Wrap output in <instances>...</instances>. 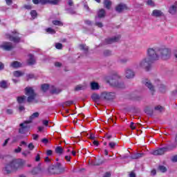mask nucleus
Wrapping results in <instances>:
<instances>
[{
  "label": "nucleus",
  "instance_id": "6e6d98bb",
  "mask_svg": "<svg viewBox=\"0 0 177 177\" xmlns=\"http://www.w3.org/2000/svg\"><path fill=\"white\" fill-rule=\"evenodd\" d=\"M52 154H53V151L50 149H48L46 151V156H52Z\"/></svg>",
  "mask_w": 177,
  "mask_h": 177
},
{
  "label": "nucleus",
  "instance_id": "a211bd4d",
  "mask_svg": "<svg viewBox=\"0 0 177 177\" xmlns=\"http://www.w3.org/2000/svg\"><path fill=\"white\" fill-rule=\"evenodd\" d=\"M27 63L28 66H34L35 64V57L32 55V54L28 55V59L27 60Z\"/></svg>",
  "mask_w": 177,
  "mask_h": 177
},
{
  "label": "nucleus",
  "instance_id": "b1692460",
  "mask_svg": "<svg viewBox=\"0 0 177 177\" xmlns=\"http://www.w3.org/2000/svg\"><path fill=\"white\" fill-rule=\"evenodd\" d=\"M176 10H177V3H176L169 7V13H170V15H175V13H176Z\"/></svg>",
  "mask_w": 177,
  "mask_h": 177
},
{
  "label": "nucleus",
  "instance_id": "aec40b11",
  "mask_svg": "<svg viewBox=\"0 0 177 177\" xmlns=\"http://www.w3.org/2000/svg\"><path fill=\"white\" fill-rule=\"evenodd\" d=\"M151 16L153 17H161V16H164V13L160 10H153Z\"/></svg>",
  "mask_w": 177,
  "mask_h": 177
},
{
  "label": "nucleus",
  "instance_id": "58836bf2",
  "mask_svg": "<svg viewBox=\"0 0 177 177\" xmlns=\"http://www.w3.org/2000/svg\"><path fill=\"white\" fill-rule=\"evenodd\" d=\"M13 75L14 77H21V75H23V73L19 71H16L13 73Z\"/></svg>",
  "mask_w": 177,
  "mask_h": 177
},
{
  "label": "nucleus",
  "instance_id": "864d4df0",
  "mask_svg": "<svg viewBox=\"0 0 177 177\" xmlns=\"http://www.w3.org/2000/svg\"><path fill=\"white\" fill-rule=\"evenodd\" d=\"M74 102L73 101H66L64 102L65 106H71Z\"/></svg>",
  "mask_w": 177,
  "mask_h": 177
},
{
  "label": "nucleus",
  "instance_id": "774afa93",
  "mask_svg": "<svg viewBox=\"0 0 177 177\" xmlns=\"http://www.w3.org/2000/svg\"><path fill=\"white\" fill-rule=\"evenodd\" d=\"M129 177H136V174H135V173L133 171H131L129 174Z\"/></svg>",
  "mask_w": 177,
  "mask_h": 177
},
{
  "label": "nucleus",
  "instance_id": "ea45409f",
  "mask_svg": "<svg viewBox=\"0 0 177 177\" xmlns=\"http://www.w3.org/2000/svg\"><path fill=\"white\" fill-rule=\"evenodd\" d=\"M53 24H54V26H59L60 27H62V26H63V23L62 21H57V20L53 21Z\"/></svg>",
  "mask_w": 177,
  "mask_h": 177
},
{
  "label": "nucleus",
  "instance_id": "338daca9",
  "mask_svg": "<svg viewBox=\"0 0 177 177\" xmlns=\"http://www.w3.org/2000/svg\"><path fill=\"white\" fill-rule=\"evenodd\" d=\"M55 67H62V63L60 62H55Z\"/></svg>",
  "mask_w": 177,
  "mask_h": 177
},
{
  "label": "nucleus",
  "instance_id": "4d7b16f0",
  "mask_svg": "<svg viewBox=\"0 0 177 177\" xmlns=\"http://www.w3.org/2000/svg\"><path fill=\"white\" fill-rule=\"evenodd\" d=\"M85 24H86L87 26H92V21H91L88 19H86L84 21Z\"/></svg>",
  "mask_w": 177,
  "mask_h": 177
},
{
  "label": "nucleus",
  "instance_id": "9b49d317",
  "mask_svg": "<svg viewBox=\"0 0 177 177\" xmlns=\"http://www.w3.org/2000/svg\"><path fill=\"white\" fill-rule=\"evenodd\" d=\"M143 84L148 89H149L151 95H154V92H156V88H154V86L151 84V82L149 80H145L143 82Z\"/></svg>",
  "mask_w": 177,
  "mask_h": 177
},
{
  "label": "nucleus",
  "instance_id": "c85d7f7f",
  "mask_svg": "<svg viewBox=\"0 0 177 177\" xmlns=\"http://www.w3.org/2000/svg\"><path fill=\"white\" fill-rule=\"evenodd\" d=\"M142 157H143V153H134L133 155L131 156V158L132 160H138V158H142Z\"/></svg>",
  "mask_w": 177,
  "mask_h": 177
},
{
  "label": "nucleus",
  "instance_id": "9d476101",
  "mask_svg": "<svg viewBox=\"0 0 177 177\" xmlns=\"http://www.w3.org/2000/svg\"><path fill=\"white\" fill-rule=\"evenodd\" d=\"M13 35H9V39L10 41H12V42H15V44H18V42H20V37H19V32H17L16 30L12 32Z\"/></svg>",
  "mask_w": 177,
  "mask_h": 177
},
{
  "label": "nucleus",
  "instance_id": "f704fd0d",
  "mask_svg": "<svg viewBox=\"0 0 177 177\" xmlns=\"http://www.w3.org/2000/svg\"><path fill=\"white\" fill-rule=\"evenodd\" d=\"M80 50H83L84 53H86V52H88V46H86V45L85 44L80 45Z\"/></svg>",
  "mask_w": 177,
  "mask_h": 177
},
{
  "label": "nucleus",
  "instance_id": "a19ab883",
  "mask_svg": "<svg viewBox=\"0 0 177 177\" xmlns=\"http://www.w3.org/2000/svg\"><path fill=\"white\" fill-rule=\"evenodd\" d=\"M154 109H155L156 111H158L159 113H161L164 110V107H162V106H160V105L155 106Z\"/></svg>",
  "mask_w": 177,
  "mask_h": 177
},
{
  "label": "nucleus",
  "instance_id": "2eb2a0df",
  "mask_svg": "<svg viewBox=\"0 0 177 177\" xmlns=\"http://www.w3.org/2000/svg\"><path fill=\"white\" fill-rule=\"evenodd\" d=\"M4 171L7 174H10L11 172H13V171H15V167H13V164H12V161L6 165L4 167Z\"/></svg>",
  "mask_w": 177,
  "mask_h": 177
},
{
  "label": "nucleus",
  "instance_id": "f257e3e1",
  "mask_svg": "<svg viewBox=\"0 0 177 177\" xmlns=\"http://www.w3.org/2000/svg\"><path fill=\"white\" fill-rule=\"evenodd\" d=\"M120 75L117 73H114L109 76H107L105 80L108 84H110L112 86H116V88H125V85L123 82H120Z\"/></svg>",
  "mask_w": 177,
  "mask_h": 177
},
{
  "label": "nucleus",
  "instance_id": "6e6552de",
  "mask_svg": "<svg viewBox=\"0 0 177 177\" xmlns=\"http://www.w3.org/2000/svg\"><path fill=\"white\" fill-rule=\"evenodd\" d=\"M115 99V93L104 91L101 93V100H114Z\"/></svg>",
  "mask_w": 177,
  "mask_h": 177
},
{
  "label": "nucleus",
  "instance_id": "7c9ffc66",
  "mask_svg": "<svg viewBox=\"0 0 177 177\" xmlns=\"http://www.w3.org/2000/svg\"><path fill=\"white\" fill-rule=\"evenodd\" d=\"M104 6L106 9H110V8L111 7V1L104 0Z\"/></svg>",
  "mask_w": 177,
  "mask_h": 177
},
{
  "label": "nucleus",
  "instance_id": "de8ad7c7",
  "mask_svg": "<svg viewBox=\"0 0 177 177\" xmlns=\"http://www.w3.org/2000/svg\"><path fill=\"white\" fill-rule=\"evenodd\" d=\"M117 143L114 142H109V147H111V149H114L116 146Z\"/></svg>",
  "mask_w": 177,
  "mask_h": 177
},
{
  "label": "nucleus",
  "instance_id": "4468645a",
  "mask_svg": "<svg viewBox=\"0 0 177 177\" xmlns=\"http://www.w3.org/2000/svg\"><path fill=\"white\" fill-rule=\"evenodd\" d=\"M125 77L128 80H132L135 77V72L131 68H127L125 70Z\"/></svg>",
  "mask_w": 177,
  "mask_h": 177
},
{
  "label": "nucleus",
  "instance_id": "37998d69",
  "mask_svg": "<svg viewBox=\"0 0 177 177\" xmlns=\"http://www.w3.org/2000/svg\"><path fill=\"white\" fill-rule=\"evenodd\" d=\"M46 32H48V34H56V31L51 28H48L46 29Z\"/></svg>",
  "mask_w": 177,
  "mask_h": 177
},
{
  "label": "nucleus",
  "instance_id": "e433bc0d",
  "mask_svg": "<svg viewBox=\"0 0 177 177\" xmlns=\"http://www.w3.org/2000/svg\"><path fill=\"white\" fill-rule=\"evenodd\" d=\"M60 92H62V90H60V88H57L54 87L52 90H51V93H54L55 95H57L58 93H60Z\"/></svg>",
  "mask_w": 177,
  "mask_h": 177
},
{
  "label": "nucleus",
  "instance_id": "2f4dec72",
  "mask_svg": "<svg viewBox=\"0 0 177 177\" xmlns=\"http://www.w3.org/2000/svg\"><path fill=\"white\" fill-rule=\"evenodd\" d=\"M158 169V171H160V172H162V174H165V172H167V167H165V166L164 165H159Z\"/></svg>",
  "mask_w": 177,
  "mask_h": 177
},
{
  "label": "nucleus",
  "instance_id": "dca6fc26",
  "mask_svg": "<svg viewBox=\"0 0 177 177\" xmlns=\"http://www.w3.org/2000/svg\"><path fill=\"white\" fill-rule=\"evenodd\" d=\"M115 10L118 13H121L122 12H124V10H128V7L127 6V4L120 3L116 6Z\"/></svg>",
  "mask_w": 177,
  "mask_h": 177
},
{
  "label": "nucleus",
  "instance_id": "f03ea898",
  "mask_svg": "<svg viewBox=\"0 0 177 177\" xmlns=\"http://www.w3.org/2000/svg\"><path fill=\"white\" fill-rule=\"evenodd\" d=\"M153 61L149 57H146L142 59L139 63L136 64L134 67L135 68H144L145 71H150L151 70V64Z\"/></svg>",
  "mask_w": 177,
  "mask_h": 177
},
{
  "label": "nucleus",
  "instance_id": "bf43d9fd",
  "mask_svg": "<svg viewBox=\"0 0 177 177\" xmlns=\"http://www.w3.org/2000/svg\"><path fill=\"white\" fill-rule=\"evenodd\" d=\"M130 128L131 129H136V127H135V123H133V122H131V124H130Z\"/></svg>",
  "mask_w": 177,
  "mask_h": 177
},
{
  "label": "nucleus",
  "instance_id": "0eeeda50",
  "mask_svg": "<svg viewBox=\"0 0 177 177\" xmlns=\"http://www.w3.org/2000/svg\"><path fill=\"white\" fill-rule=\"evenodd\" d=\"M159 50V57L163 59V60H167L171 57V50L165 48H158Z\"/></svg>",
  "mask_w": 177,
  "mask_h": 177
},
{
  "label": "nucleus",
  "instance_id": "72a5a7b5",
  "mask_svg": "<svg viewBox=\"0 0 177 177\" xmlns=\"http://www.w3.org/2000/svg\"><path fill=\"white\" fill-rule=\"evenodd\" d=\"M40 172H41V168L39 167H35L32 170V175H38V174H39Z\"/></svg>",
  "mask_w": 177,
  "mask_h": 177
},
{
  "label": "nucleus",
  "instance_id": "cd10ccee",
  "mask_svg": "<svg viewBox=\"0 0 177 177\" xmlns=\"http://www.w3.org/2000/svg\"><path fill=\"white\" fill-rule=\"evenodd\" d=\"M26 99H27V97H26L25 95H22L18 97L17 100L19 104H23L26 103Z\"/></svg>",
  "mask_w": 177,
  "mask_h": 177
},
{
  "label": "nucleus",
  "instance_id": "0e129e2a",
  "mask_svg": "<svg viewBox=\"0 0 177 177\" xmlns=\"http://www.w3.org/2000/svg\"><path fill=\"white\" fill-rule=\"evenodd\" d=\"M103 177H111V174H110V172H106Z\"/></svg>",
  "mask_w": 177,
  "mask_h": 177
},
{
  "label": "nucleus",
  "instance_id": "603ef678",
  "mask_svg": "<svg viewBox=\"0 0 177 177\" xmlns=\"http://www.w3.org/2000/svg\"><path fill=\"white\" fill-rule=\"evenodd\" d=\"M34 145L32 144V142H30L28 145V148L29 149V150H34Z\"/></svg>",
  "mask_w": 177,
  "mask_h": 177
},
{
  "label": "nucleus",
  "instance_id": "f3484780",
  "mask_svg": "<svg viewBox=\"0 0 177 177\" xmlns=\"http://www.w3.org/2000/svg\"><path fill=\"white\" fill-rule=\"evenodd\" d=\"M27 124L28 123L27 121H26L24 123H21L19 124L21 127L19 130V133H21L22 135L26 133V130L27 129V128H28V126L27 125Z\"/></svg>",
  "mask_w": 177,
  "mask_h": 177
},
{
  "label": "nucleus",
  "instance_id": "a18cd8bd",
  "mask_svg": "<svg viewBox=\"0 0 177 177\" xmlns=\"http://www.w3.org/2000/svg\"><path fill=\"white\" fill-rule=\"evenodd\" d=\"M95 26H97V27H99L100 28H102V27H103V24L99 21V20L95 19Z\"/></svg>",
  "mask_w": 177,
  "mask_h": 177
},
{
  "label": "nucleus",
  "instance_id": "e2e57ef3",
  "mask_svg": "<svg viewBox=\"0 0 177 177\" xmlns=\"http://www.w3.org/2000/svg\"><path fill=\"white\" fill-rule=\"evenodd\" d=\"M27 78L28 80H32V78H34V75L33 74L28 75Z\"/></svg>",
  "mask_w": 177,
  "mask_h": 177
},
{
  "label": "nucleus",
  "instance_id": "5701e85b",
  "mask_svg": "<svg viewBox=\"0 0 177 177\" xmlns=\"http://www.w3.org/2000/svg\"><path fill=\"white\" fill-rule=\"evenodd\" d=\"M91 99L95 103H99V102H100V99H102V95H99L98 94L93 93L91 95Z\"/></svg>",
  "mask_w": 177,
  "mask_h": 177
},
{
  "label": "nucleus",
  "instance_id": "20e7f679",
  "mask_svg": "<svg viewBox=\"0 0 177 177\" xmlns=\"http://www.w3.org/2000/svg\"><path fill=\"white\" fill-rule=\"evenodd\" d=\"M147 55L152 62L160 59L158 48H149L147 50Z\"/></svg>",
  "mask_w": 177,
  "mask_h": 177
},
{
  "label": "nucleus",
  "instance_id": "412c9836",
  "mask_svg": "<svg viewBox=\"0 0 177 177\" xmlns=\"http://www.w3.org/2000/svg\"><path fill=\"white\" fill-rule=\"evenodd\" d=\"M2 48L4 50H12L13 49V45L10 42H6L2 45Z\"/></svg>",
  "mask_w": 177,
  "mask_h": 177
},
{
  "label": "nucleus",
  "instance_id": "13d9d810",
  "mask_svg": "<svg viewBox=\"0 0 177 177\" xmlns=\"http://www.w3.org/2000/svg\"><path fill=\"white\" fill-rule=\"evenodd\" d=\"M6 5H8V6L13 3V1L12 0H6Z\"/></svg>",
  "mask_w": 177,
  "mask_h": 177
},
{
  "label": "nucleus",
  "instance_id": "4be33fe9",
  "mask_svg": "<svg viewBox=\"0 0 177 177\" xmlns=\"http://www.w3.org/2000/svg\"><path fill=\"white\" fill-rule=\"evenodd\" d=\"M158 88L159 89V91L161 92V93H165V92H167V86L162 84L161 82H158Z\"/></svg>",
  "mask_w": 177,
  "mask_h": 177
},
{
  "label": "nucleus",
  "instance_id": "5fc2aeb1",
  "mask_svg": "<svg viewBox=\"0 0 177 177\" xmlns=\"http://www.w3.org/2000/svg\"><path fill=\"white\" fill-rule=\"evenodd\" d=\"M42 143H44V145H48V143H49V140H48L47 138H43L41 140Z\"/></svg>",
  "mask_w": 177,
  "mask_h": 177
},
{
  "label": "nucleus",
  "instance_id": "f8f14e48",
  "mask_svg": "<svg viewBox=\"0 0 177 177\" xmlns=\"http://www.w3.org/2000/svg\"><path fill=\"white\" fill-rule=\"evenodd\" d=\"M121 39V35H118L113 37L108 38L105 39V44L106 45H111V44H114V42H118Z\"/></svg>",
  "mask_w": 177,
  "mask_h": 177
},
{
  "label": "nucleus",
  "instance_id": "473e14b6",
  "mask_svg": "<svg viewBox=\"0 0 177 177\" xmlns=\"http://www.w3.org/2000/svg\"><path fill=\"white\" fill-rule=\"evenodd\" d=\"M0 88L6 89V88H8V82H6V80L0 82Z\"/></svg>",
  "mask_w": 177,
  "mask_h": 177
},
{
  "label": "nucleus",
  "instance_id": "1a4fd4ad",
  "mask_svg": "<svg viewBox=\"0 0 177 177\" xmlns=\"http://www.w3.org/2000/svg\"><path fill=\"white\" fill-rule=\"evenodd\" d=\"M12 166L14 167V170L17 171V169H20V168H23L24 165L26 164V161L22 159H15L11 161Z\"/></svg>",
  "mask_w": 177,
  "mask_h": 177
},
{
  "label": "nucleus",
  "instance_id": "3c124183",
  "mask_svg": "<svg viewBox=\"0 0 177 177\" xmlns=\"http://www.w3.org/2000/svg\"><path fill=\"white\" fill-rule=\"evenodd\" d=\"M147 5L149 6H155L154 2L152 0H148L147 2Z\"/></svg>",
  "mask_w": 177,
  "mask_h": 177
},
{
  "label": "nucleus",
  "instance_id": "8fccbe9b",
  "mask_svg": "<svg viewBox=\"0 0 177 177\" xmlns=\"http://www.w3.org/2000/svg\"><path fill=\"white\" fill-rule=\"evenodd\" d=\"M55 48H56V49H62V48H63V44H62L60 43H57L55 44Z\"/></svg>",
  "mask_w": 177,
  "mask_h": 177
},
{
  "label": "nucleus",
  "instance_id": "49530a36",
  "mask_svg": "<svg viewBox=\"0 0 177 177\" xmlns=\"http://www.w3.org/2000/svg\"><path fill=\"white\" fill-rule=\"evenodd\" d=\"M37 11H35V10H32V11L30 12V16H32V19H36V18H37Z\"/></svg>",
  "mask_w": 177,
  "mask_h": 177
},
{
  "label": "nucleus",
  "instance_id": "c9c22d12",
  "mask_svg": "<svg viewBox=\"0 0 177 177\" xmlns=\"http://www.w3.org/2000/svg\"><path fill=\"white\" fill-rule=\"evenodd\" d=\"M55 153L57 154H63V148L62 147H57L55 148Z\"/></svg>",
  "mask_w": 177,
  "mask_h": 177
},
{
  "label": "nucleus",
  "instance_id": "c03bdc74",
  "mask_svg": "<svg viewBox=\"0 0 177 177\" xmlns=\"http://www.w3.org/2000/svg\"><path fill=\"white\" fill-rule=\"evenodd\" d=\"M112 52L110 50H104V56H111Z\"/></svg>",
  "mask_w": 177,
  "mask_h": 177
},
{
  "label": "nucleus",
  "instance_id": "ddd939ff",
  "mask_svg": "<svg viewBox=\"0 0 177 177\" xmlns=\"http://www.w3.org/2000/svg\"><path fill=\"white\" fill-rule=\"evenodd\" d=\"M62 0H39V3L41 5H46L48 3L49 5H59Z\"/></svg>",
  "mask_w": 177,
  "mask_h": 177
},
{
  "label": "nucleus",
  "instance_id": "39448f33",
  "mask_svg": "<svg viewBox=\"0 0 177 177\" xmlns=\"http://www.w3.org/2000/svg\"><path fill=\"white\" fill-rule=\"evenodd\" d=\"M175 147H176V146H174V145H167L165 147L159 148L151 152V154H153V156H162V154H165L167 151H171V150H173Z\"/></svg>",
  "mask_w": 177,
  "mask_h": 177
},
{
  "label": "nucleus",
  "instance_id": "423d86ee",
  "mask_svg": "<svg viewBox=\"0 0 177 177\" xmlns=\"http://www.w3.org/2000/svg\"><path fill=\"white\" fill-rule=\"evenodd\" d=\"M25 95L28 96L27 102L28 103H31V102L34 101L35 97H37V93H35L32 87H26L25 88Z\"/></svg>",
  "mask_w": 177,
  "mask_h": 177
},
{
  "label": "nucleus",
  "instance_id": "09e8293b",
  "mask_svg": "<svg viewBox=\"0 0 177 177\" xmlns=\"http://www.w3.org/2000/svg\"><path fill=\"white\" fill-rule=\"evenodd\" d=\"M66 10L70 15H75V11L71 8L66 9Z\"/></svg>",
  "mask_w": 177,
  "mask_h": 177
},
{
  "label": "nucleus",
  "instance_id": "69168bd1",
  "mask_svg": "<svg viewBox=\"0 0 177 177\" xmlns=\"http://www.w3.org/2000/svg\"><path fill=\"white\" fill-rule=\"evenodd\" d=\"M7 114H13V110L12 109H7L6 110Z\"/></svg>",
  "mask_w": 177,
  "mask_h": 177
},
{
  "label": "nucleus",
  "instance_id": "bb28decb",
  "mask_svg": "<svg viewBox=\"0 0 177 177\" xmlns=\"http://www.w3.org/2000/svg\"><path fill=\"white\" fill-rule=\"evenodd\" d=\"M10 67H12V68H19V67H21V63L14 61L10 64Z\"/></svg>",
  "mask_w": 177,
  "mask_h": 177
},
{
  "label": "nucleus",
  "instance_id": "6ab92c4d",
  "mask_svg": "<svg viewBox=\"0 0 177 177\" xmlns=\"http://www.w3.org/2000/svg\"><path fill=\"white\" fill-rule=\"evenodd\" d=\"M106 16V11L104 9L102 8L97 12V16L95 17V20H99V19H103Z\"/></svg>",
  "mask_w": 177,
  "mask_h": 177
},
{
  "label": "nucleus",
  "instance_id": "4c0bfd02",
  "mask_svg": "<svg viewBox=\"0 0 177 177\" xmlns=\"http://www.w3.org/2000/svg\"><path fill=\"white\" fill-rule=\"evenodd\" d=\"M48 89H49V84H44L41 85V90L43 91V92H46V91H48Z\"/></svg>",
  "mask_w": 177,
  "mask_h": 177
},
{
  "label": "nucleus",
  "instance_id": "7ed1b4c3",
  "mask_svg": "<svg viewBox=\"0 0 177 177\" xmlns=\"http://www.w3.org/2000/svg\"><path fill=\"white\" fill-rule=\"evenodd\" d=\"M66 171V167H62V164L57 162L55 165H50L48 169L50 175H60Z\"/></svg>",
  "mask_w": 177,
  "mask_h": 177
},
{
  "label": "nucleus",
  "instance_id": "79ce46f5",
  "mask_svg": "<svg viewBox=\"0 0 177 177\" xmlns=\"http://www.w3.org/2000/svg\"><path fill=\"white\" fill-rule=\"evenodd\" d=\"M85 89V86L82 85H77L75 88V91H84Z\"/></svg>",
  "mask_w": 177,
  "mask_h": 177
},
{
  "label": "nucleus",
  "instance_id": "052dcab7",
  "mask_svg": "<svg viewBox=\"0 0 177 177\" xmlns=\"http://www.w3.org/2000/svg\"><path fill=\"white\" fill-rule=\"evenodd\" d=\"M171 161H173V162H177V155L172 157Z\"/></svg>",
  "mask_w": 177,
  "mask_h": 177
},
{
  "label": "nucleus",
  "instance_id": "c756f323",
  "mask_svg": "<svg viewBox=\"0 0 177 177\" xmlns=\"http://www.w3.org/2000/svg\"><path fill=\"white\" fill-rule=\"evenodd\" d=\"M129 59L128 58H119L118 59V63H120V64H125L128 63Z\"/></svg>",
  "mask_w": 177,
  "mask_h": 177
},
{
  "label": "nucleus",
  "instance_id": "680f3d73",
  "mask_svg": "<svg viewBox=\"0 0 177 177\" xmlns=\"http://www.w3.org/2000/svg\"><path fill=\"white\" fill-rule=\"evenodd\" d=\"M21 148L20 147L15 149V153H21Z\"/></svg>",
  "mask_w": 177,
  "mask_h": 177
},
{
  "label": "nucleus",
  "instance_id": "a878e982",
  "mask_svg": "<svg viewBox=\"0 0 177 177\" xmlns=\"http://www.w3.org/2000/svg\"><path fill=\"white\" fill-rule=\"evenodd\" d=\"M38 117H39V113L35 112L30 116L29 121L26 122L28 124H30L32 121V120H35V118H38Z\"/></svg>",
  "mask_w": 177,
  "mask_h": 177
},
{
  "label": "nucleus",
  "instance_id": "393cba45",
  "mask_svg": "<svg viewBox=\"0 0 177 177\" xmlns=\"http://www.w3.org/2000/svg\"><path fill=\"white\" fill-rule=\"evenodd\" d=\"M91 88L92 91H99V89H100V86H99L97 82H92L91 83Z\"/></svg>",
  "mask_w": 177,
  "mask_h": 177
}]
</instances>
